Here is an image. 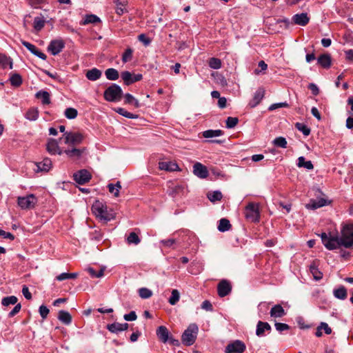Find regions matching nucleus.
<instances>
[{
  "label": "nucleus",
  "instance_id": "58",
  "mask_svg": "<svg viewBox=\"0 0 353 353\" xmlns=\"http://www.w3.org/2000/svg\"><path fill=\"white\" fill-rule=\"evenodd\" d=\"M139 294L142 299H148L152 296V292L150 290L146 288H142L139 289Z\"/></svg>",
  "mask_w": 353,
  "mask_h": 353
},
{
  "label": "nucleus",
  "instance_id": "6",
  "mask_svg": "<svg viewBox=\"0 0 353 353\" xmlns=\"http://www.w3.org/2000/svg\"><path fill=\"white\" fill-rule=\"evenodd\" d=\"M320 236L323 244L327 250H332L339 248L336 235L332 236L330 233L327 234L325 232H323Z\"/></svg>",
  "mask_w": 353,
  "mask_h": 353
},
{
  "label": "nucleus",
  "instance_id": "5",
  "mask_svg": "<svg viewBox=\"0 0 353 353\" xmlns=\"http://www.w3.org/2000/svg\"><path fill=\"white\" fill-rule=\"evenodd\" d=\"M64 143L68 145H79L84 139V135L78 132H66L63 134Z\"/></svg>",
  "mask_w": 353,
  "mask_h": 353
},
{
  "label": "nucleus",
  "instance_id": "8",
  "mask_svg": "<svg viewBox=\"0 0 353 353\" xmlns=\"http://www.w3.org/2000/svg\"><path fill=\"white\" fill-rule=\"evenodd\" d=\"M245 350V345L240 340H236L229 343L225 350V353H243Z\"/></svg>",
  "mask_w": 353,
  "mask_h": 353
},
{
  "label": "nucleus",
  "instance_id": "45",
  "mask_svg": "<svg viewBox=\"0 0 353 353\" xmlns=\"http://www.w3.org/2000/svg\"><path fill=\"white\" fill-rule=\"evenodd\" d=\"M179 292L176 289L172 290L171 296L170 297L168 302L170 305H174L179 301Z\"/></svg>",
  "mask_w": 353,
  "mask_h": 353
},
{
  "label": "nucleus",
  "instance_id": "52",
  "mask_svg": "<svg viewBox=\"0 0 353 353\" xmlns=\"http://www.w3.org/2000/svg\"><path fill=\"white\" fill-rule=\"evenodd\" d=\"M17 298L15 296H10L2 299V305L8 306L9 305H14L17 302Z\"/></svg>",
  "mask_w": 353,
  "mask_h": 353
},
{
  "label": "nucleus",
  "instance_id": "25",
  "mask_svg": "<svg viewBox=\"0 0 353 353\" xmlns=\"http://www.w3.org/2000/svg\"><path fill=\"white\" fill-rule=\"evenodd\" d=\"M101 71L99 69L92 68L86 72L85 76L88 79L94 81L99 79L101 77Z\"/></svg>",
  "mask_w": 353,
  "mask_h": 353
},
{
  "label": "nucleus",
  "instance_id": "60",
  "mask_svg": "<svg viewBox=\"0 0 353 353\" xmlns=\"http://www.w3.org/2000/svg\"><path fill=\"white\" fill-rule=\"evenodd\" d=\"M239 119L237 117H229L226 119V127L228 128H233L237 125Z\"/></svg>",
  "mask_w": 353,
  "mask_h": 353
},
{
  "label": "nucleus",
  "instance_id": "39",
  "mask_svg": "<svg viewBox=\"0 0 353 353\" xmlns=\"http://www.w3.org/2000/svg\"><path fill=\"white\" fill-rule=\"evenodd\" d=\"M231 228V224L229 220L226 219H221L219 221V224L218 225V230L220 232H226L228 231Z\"/></svg>",
  "mask_w": 353,
  "mask_h": 353
},
{
  "label": "nucleus",
  "instance_id": "40",
  "mask_svg": "<svg viewBox=\"0 0 353 353\" xmlns=\"http://www.w3.org/2000/svg\"><path fill=\"white\" fill-rule=\"evenodd\" d=\"M297 165L299 168L303 167L307 170H312L314 168L312 162L310 161H306L303 157H299Z\"/></svg>",
  "mask_w": 353,
  "mask_h": 353
},
{
  "label": "nucleus",
  "instance_id": "13",
  "mask_svg": "<svg viewBox=\"0 0 353 353\" xmlns=\"http://www.w3.org/2000/svg\"><path fill=\"white\" fill-rule=\"evenodd\" d=\"M21 43L35 56L38 57L42 60L46 59V55L42 52L39 51V49L34 45L23 40L21 41Z\"/></svg>",
  "mask_w": 353,
  "mask_h": 353
},
{
  "label": "nucleus",
  "instance_id": "44",
  "mask_svg": "<svg viewBox=\"0 0 353 353\" xmlns=\"http://www.w3.org/2000/svg\"><path fill=\"white\" fill-rule=\"evenodd\" d=\"M9 65L10 68H12V62L11 59L6 55L0 54V67L6 68Z\"/></svg>",
  "mask_w": 353,
  "mask_h": 353
},
{
  "label": "nucleus",
  "instance_id": "63",
  "mask_svg": "<svg viewBox=\"0 0 353 353\" xmlns=\"http://www.w3.org/2000/svg\"><path fill=\"white\" fill-rule=\"evenodd\" d=\"M274 325L276 330L279 332H283L290 329V326L288 324L283 323H276Z\"/></svg>",
  "mask_w": 353,
  "mask_h": 353
},
{
  "label": "nucleus",
  "instance_id": "51",
  "mask_svg": "<svg viewBox=\"0 0 353 353\" xmlns=\"http://www.w3.org/2000/svg\"><path fill=\"white\" fill-rule=\"evenodd\" d=\"M209 66L213 69H219L221 67V61L215 57L210 58L208 61Z\"/></svg>",
  "mask_w": 353,
  "mask_h": 353
},
{
  "label": "nucleus",
  "instance_id": "30",
  "mask_svg": "<svg viewBox=\"0 0 353 353\" xmlns=\"http://www.w3.org/2000/svg\"><path fill=\"white\" fill-rule=\"evenodd\" d=\"M310 270L311 274H312L314 279L316 281H319L323 277L322 272L319 270L317 268V265H316L315 262H313L310 266Z\"/></svg>",
  "mask_w": 353,
  "mask_h": 353
},
{
  "label": "nucleus",
  "instance_id": "61",
  "mask_svg": "<svg viewBox=\"0 0 353 353\" xmlns=\"http://www.w3.org/2000/svg\"><path fill=\"white\" fill-rule=\"evenodd\" d=\"M87 271L88 273L91 275L93 278H100L103 275V269H101L98 272H97L94 268H88L87 269Z\"/></svg>",
  "mask_w": 353,
  "mask_h": 353
},
{
  "label": "nucleus",
  "instance_id": "23",
  "mask_svg": "<svg viewBox=\"0 0 353 353\" xmlns=\"http://www.w3.org/2000/svg\"><path fill=\"white\" fill-rule=\"evenodd\" d=\"M318 63L324 68H329L331 65V57L328 54H323L318 58Z\"/></svg>",
  "mask_w": 353,
  "mask_h": 353
},
{
  "label": "nucleus",
  "instance_id": "17",
  "mask_svg": "<svg viewBox=\"0 0 353 353\" xmlns=\"http://www.w3.org/2000/svg\"><path fill=\"white\" fill-rule=\"evenodd\" d=\"M128 326L129 325L127 323H113L112 324H108L107 325V329L112 333H117L118 332L126 330L128 328Z\"/></svg>",
  "mask_w": 353,
  "mask_h": 353
},
{
  "label": "nucleus",
  "instance_id": "62",
  "mask_svg": "<svg viewBox=\"0 0 353 353\" xmlns=\"http://www.w3.org/2000/svg\"><path fill=\"white\" fill-rule=\"evenodd\" d=\"M49 312L50 310L46 306L42 305L39 307V314L43 319H46Z\"/></svg>",
  "mask_w": 353,
  "mask_h": 353
},
{
  "label": "nucleus",
  "instance_id": "57",
  "mask_svg": "<svg viewBox=\"0 0 353 353\" xmlns=\"http://www.w3.org/2000/svg\"><path fill=\"white\" fill-rule=\"evenodd\" d=\"M132 54L133 50L130 48H127L122 55V61L123 63H127L131 61L132 59Z\"/></svg>",
  "mask_w": 353,
  "mask_h": 353
},
{
  "label": "nucleus",
  "instance_id": "49",
  "mask_svg": "<svg viewBox=\"0 0 353 353\" xmlns=\"http://www.w3.org/2000/svg\"><path fill=\"white\" fill-rule=\"evenodd\" d=\"M100 21H101V20L97 16H96L94 14H88V15L85 16V19L83 22V24L85 25V24H88V23H97Z\"/></svg>",
  "mask_w": 353,
  "mask_h": 353
},
{
  "label": "nucleus",
  "instance_id": "59",
  "mask_svg": "<svg viewBox=\"0 0 353 353\" xmlns=\"http://www.w3.org/2000/svg\"><path fill=\"white\" fill-rule=\"evenodd\" d=\"M176 243V240L174 239H163L160 241V244L163 248H174V245Z\"/></svg>",
  "mask_w": 353,
  "mask_h": 353
},
{
  "label": "nucleus",
  "instance_id": "4",
  "mask_svg": "<svg viewBox=\"0 0 353 353\" xmlns=\"http://www.w3.org/2000/svg\"><path fill=\"white\" fill-rule=\"evenodd\" d=\"M245 216L251 222H259L260 219L259 205L254 203H249L245 207Z\"/></svg>",
  "mask_w": 353,
  "mask_h": 353
},
{
  "label": "nucleus",
  "instance_id": "47",
  "mask_svg": "<svg viewBox=\"0 0 353 353\" xmlns=\"http://www.w3.org/2000/svg\"><path fill=\"white\" fill-rule=\"evenodd\" d=\"M64 114L68 119H74L77 117L78 112L75 108H68L65 109Z\"/></svg>",
  "mask_w": 353,
  "mask_h": 353
},
{
  "label": "nucleus",
  "instance_id": "46",
  "mask_svg": "<svg viewBox=\"0 0 353 353\" xmlns=\"http://www.w3.org/2000/svg\"><path fill=\"white\" fill-rule=\"evenodd\" d=\"M273 143L275 146L281 148H286L288 145L285 138L283 137H279L274 139L273 141Z\"/></svg>",
  "mask_w": 353,
  "mask_h": 353
},
{
  "label": "nucleus",
  "instance_id": "1",
  "mask_svg": "<svg viewBox=\"0 0 353 353\" xmlns=\"http://www.w3.org/2000/svg\"><path fill=\"white\" fill-rule=\"evenodd\" d=\"M339 247L350 248L353 246V224L347 225L343 228L341 236L336 235Z\"/></svg>",
  "mask_w": 353,
  "mask_h": 353
},
{
  "label": "nucleus",
  "instance_id": "14",
  "mask_svg": "<svg viewBox=\"0 0 353 353\" xmlns=\"http://www.w3.org/2000/svg\"><path fill=\"white\" fill-rule=\"evenodd\" d=\"M265 90L263 88H259L254 94L252 99L250 101L249 105L251 108H254L259 105L261 101L264 97Z\"/></svg>",
  "mask_w": 353,
  "mask_h": 353
},
{
  "label": "nucleus",
  "instance_id": "43",
  "mask_svg": "<svg viewBox=\"0 0 353 353\" xmlns=\"http://www.w3.org/2000/svg\"><path fill=\"white\" fill-rule=\"evenodd\" d=\"M45 20L42 17H37L34 19L33 26L37 31H40L45 25Z\"/></svg>",
  "mask_w": 353,
  "mask_h": 353
},
{
  "label": "nucleus",
  "instance_id": "12",
  "mask_svg": "<svg viewBox=\"0 0 353 353\" xmlns=\"http://www.w3.org/2000/svg\"><path fill=\"white\" fill-rule=\"evenodd\" d=\"M193 173L201 179H205L208 176L207 167L199 162L193 165Z\"/></svg>",
  "mask_w": 353,
  "mask_h": 353
},
{
  "label": "nucleus",
  "instance_id": "33",
  "mask_svg": "<svg viewBox=\"0 0 353 353\" xmlns=\"http://www.w3.org/2000/svg\"><path fill=\"white\" fill-rule=\"evenodd\" d=\"M207 197L211 202L214 203L221 201L223 198V195L219 190H216L208 192Z\"/></svg>",
  "mask_w": 353,
  "mask_h": 353
},
{
  "label": "nucleus",
  "instance_id": "26",
  "mask_svg": "<svg viewBox=\"0 0 353 353\" xmlns=\"http://www.w3.org/2000/svg\"><path fill=\"white\" fill-rule=\"evenodd\" d=\"M327 201L324 199H321L318 201L311 200L309 203L306 205L307 209H317L319 208L326 205Z\"/></svg>",
  "mask_w": 353,
  "mask_h": 353
},
{
  "label": "nucleus",
  "instance_id": "24",
  "mask_svg": "<svg viewBox=\"0 0 353 353\" xmlns=\"http://www.w3.org/2000/svg\"><path fill=\"white\" fill-rule=\"evenodd\" d=\"M58 319L65 325H69L72 322V316L65 310H60L58 314Z\"/></svg>",
  "mask_w": 353,
  "mask_h": 353
},
{
  "label": "nucleus",
  "instance_id": "21",
  "mask_svg": "<svg viewBox=\"0 0 353 353\" xmlns=\"http://www.w3.org/2000/svg\"><path fill=\"white\" fill-rule=\"evenodd\" d=\"M294 23L300 26H305L309 22V17L306 13L296 14L292 17Z\"/></svg>",
  "mask_w": 353,
  "mask_h": 353
},
{
  "label": "nucleus",
  "instance_id": "2",
  "mask_svg": "<svg viewBox=\"0 0 353 353\" xmlns=\"http://www.w3.org/2000/svg\"><path fill=\"white\" fill-rule=\"evenodd\" d=\"M198 330L199 328L196 324H190L182 334L183 343L187 346L192 345L196 341Z\"/></svg>",
  "mask_w": 353,
  "mask_h": 353
},
{
  "label": "nucleus",
  "instance_id": "50",
  "mask_svg": "<svg viewBox=\"0 0 353 353\" xmlns=\"http://www.w3.org/2000/svg\"><path fill=\"white\" fill-rule=\"evenodd\" d=\"M78 276L77 273H61V274L57 276V279L59 281L65 280V279H76Z\"/></svg>",
  "mask_w": 353,
  "mask_h": 353
},
{
  "label": "nucleus",
  "instance_id": "31",
  "mask_svg": "<svg viewBox=\"0 0 353 353\" xmlns=\"http://www.w3.org/2000/svg\"><path fill=\"white\" fill-rule=\"evenodd\" d=\"M114 3L116 4V12L119 15L123 14L126 11L127 0H114Z\"/></svg>",
  "mask_w": 353,
  "mask_h": 353
},
{
  "label": "nucleus",
  "instance_id": "42",
  "mask_svg": "<svg viewBox=\"0 0 353 353\" xmlns=\"http://www.w3.org/2000/svg\"><path fill=\"white\" fill-rule=\"evenodd\" d=\"M39 117V111L36 108L29 109L25 115V117L30 121H35Z\"/></svg>",
  "mask_w": 353,
  "mask_h": 353
},
{
  "label": "nucleus",
  "instance_id": "10",
  "mask_svg": "<svg viewBox=\"0 0 353 353\" xmlns=\"http://www.w3.org/2000/svg\"><path fill=\"white\" fill-rule=\"evenodd\" d=\"M74 180L79 184L83 185L91 179V174L87 170H81L74 174Z\"/></svg>",
  "mask_w": 353,
  "mask_h": 353
},
{
  "label": "nucleus",
  "instance_id": "22",
  "mask_svg": "<svg viewBox=\"0 0 353 353\" xmlns=\"http://www.w3.org/2000/svg\"><path fill=\"white\" fill-rule=\"evenodd\" d=\"M38 171L48 172L52 167V161L48 158H45L42 161L37 163Z\"/></svg>",
  "mask_w": 353,
  "mask_h": 353
},
{
  "label": "nucleus",
  "instance_id": "37",
  "mask_svg": "<svg viewBox=\"0 0 353 353\" xmlns=\"http://www.w3.org/2000/svg\"><path fill=\"white\" fill-rule=\"evenodd\" d=\"M223 134L221 130H208L203 132V137L205 138H212L221 136Z\"/></svg>",
  "mask_w": 353,
  "mask_h": 353
},
{
  "label": "nucleus",
  "instance_id": "64",
  "mask_svg": "<svg viewBox=\"0 0 353 353\" xmlns=\"http://www.w3.org/2000/svg\"><path fill=\"white\" fill-rule=\"evenodd\" d=\"M123 318L125 321H135L137 318V316L135 312L132 311L129 314H125L123 316Z\"/></svg>",
  "mask_w": 353,
  "mask_h": 353
},
{
  "label": "nucleus",
  "instance_id": "3",
  "mask_svg": "<svg viewBox=\"0 0 353 353\" xmlns=\"http://www.w3.org/2000/svg\"><path fill=\"white\" fill-rule=\"evenodd\" d=\"M123 91L121 87L117 84L109 86L104 92L103 96L108 101H119L121 99Z\"/></svg>",
  "mask_w": 353,
  "mask_h": 353
},
{
  "label": "nucleus",
  "instance_id": "35",
  "mask_svg": "<svg viewBox=\"0 0 353 353\" xmlns=\"http://www.w3.org/2000/svg\"><path fill=\"white\" fill-rule=\"evenodd\" d=\"M108 188L109 192L113 194L115 197H118L119 196V192L121 189V185L119 181H117L115 185L112 183L108 184Z\"/></svg>",
  "mask_w": 353,
  "mask_h": 353
},
{
  "label": "nucleus",
  "instance_id": "7",
  "mask_svg": "<svg viewBox=\"0 0 353 353\" xmlns=\"http://www.w3.org/2000/svg\"><path fill=\"white\" fill-rule=\"evenodd\" d=\"M37 201V198L34 194H29L26 196L18 197L17 203L21 209L26 210L33 208Z\"/></svg>",
  "mask_w": 353,
  "mask_h": 353
},
{
  "label": "nucleus",
  "instance_id": "16",
  "mask_svg": "<svg viewBox=\"0 0 353 353\" xmlns=\"http://www.w3.org/2000/svg\"><path fill=\"white\" fill-rule=\"evenodd\" d=\"M46 148L48 152L51 154H61L62 153V151L59 146L58 142L57 140L53 139H49Z\"/></svg>",
  "mask_w": 353,
  "mask_h": 353
},
{
  "label": "nucleus",
  "instance_id": "48",
  "mask_svg": "<svg viewBox=\"0 0 353 353\" xmlns=\"http://www.w3.org/2000/svg\"><path fill=\"white\" fill-rule=\"evenodd\" d=\"M115 111L119 113V114L129 119H137L138 118V115L134 114L132 113H130L125 110L124 108H118L115 110Z\"/></svg>",
  "mask_w": 353,
  "mask_h": 353
},
{
  "label": "nucleus",
  "instance_id": "28",
  "mask_svg": "<svg viewBox=\"0 0 353 353\" xmlns=\"http://www.w3.org/2000/svg\"><path fill=\"white\" fill-rule=\"evenodd\" d=\"M35 96L37 99L41 100L43 104L46 105L50 103V95L48 92L41 90L37 92Z\"/></svg>",
  "mask_w": 353,
  "mask_h": 353
},
{
  "label": "nucleus",
  "instance_id": "56",
  "mask_svg": "<svg viewBox=\"0 0 353 353\" xmlns=\"http://www.w3.org/2000/svg\"><path fill=\"white\" fill-rule=\"evenodd\" d=\"M121 78L125 85H129L132 83V75L130 72L124 71L121 72Z\"/></svg>",
  "mask_w": 353,
  "mask_h": 353
},
{
  "label": "nucleus",
  "instance_id": "27",
  "mask_svg": "<svg viewBox=\"0 0 353 353\" xmlns=\"http://www.w3.org/2000/svg\"><path fill=\"white\" fill-rule=\"evenodd\" d=\"M105 205L100 202L99 201H97L94 202V203L92 205V210L93 213L99 218L100 215H102L103 213V210L105 208Z\"/></svg>",
  "mask_w": 353,
  "mask_h": 353
},
{
  "label": "nucleus",
  "instance_id": "20",
  "mask_svg": "<svg viewBox=\"0 0 353 353\" xmlns=\"http://www.w3.org/2000/svg\"><path fill=\"white\" fill-rule=\"evenodd\" d=\"M270 316L273 318H281L286 314L283 307L279 305H275L270 310Z\"/></svg>",
  "mask_w": 353,
  "mask_h": 353
},
{
  "label": "nucleus",
  "instance_id": "41",
  "mask_svg": "<svg viewBox=\"0 0 353 353\" xmlns=\"http://www.w3.org/2000/svg\"><path fill=\"white\" fill-rule=\"evenodd\" d=\"M125 103L133 105L137 108L140 107L139 101L129 93L125 95Z\"/></svg>",
  "mask_w": 353,
  "mask_h": 353
},
{
  "label": "nucleus",
  "instance_id": "18",
  "mask_svg": "<svg viewBox=\"0 0 353 353\" xmlns=\"http://www.w3.org/2000/svg\"><path fill=\"white\" fill-rule=\"evenodd\" d=\"M159 168L161 170L165 171H176L179 170L177 163L173 161H161L159 163Z\"/></svg>",
  "mask_w": 353,
  "mask_h": 353
},
{
  "label": "nucleus",
  "instance_id": "32",
  "mask_svg": "<svg viewBox=\"0 0 353 353\" xmlns=\"http://www.w3.org/2000/svg\"><path fill=\"white\" fill-rule=\"evenodd\" d=\"M270 330L271 327L268 323L259 321L256 327V334L257 336H261L265 330Z\"/></svg>",
  "mask_w": 353,
  "mask_h": 353
},
{
  "label": "nucleus",
  "instance_id": "29",
  "mask_svg": "<svg viewBox=\"0 0 353 353\" xmlns=\"http://www.w3.org/2000/svg\"><path fill=\"white\" fill-rule=\"evenodd\" d=\"M184 187L182 185H176L174 186H170L168 190V193L170 196L175 197L177 195L183 193Z\"/></svg>",
  "mask_w": 353,
  "mask_h": 353
},
{
  "label": "nucleus",
  "instance_id": "36",
  "mask_svg": "<svg viewBox=\"0 0 353 353\" xmlns=\"http://www.w3.org/2000/svg\"><path fill=\"white\" fill-rule=\"evenodd\" d=\"M347 290L344 286H341L334 290V295L336 298L344 300L347 298Z\"/></svg>",
  "mask_w": 353,
  "mask_h": 353
},
{
  "label": "nucleus",
  "instance_id": "54",
  "mask_svg": "<svg viewBox=\"0 0 353 353\" xmlns=\"http://www.w3.org/2000/svg\"><path fill=\"white\" fill-rule=\"evenodd\" d=\"M140 239L139 236L135 232L130 233L129 236L127 238L128 243L129 244H135L137 245L140 243Z\"/></svg>",
  "mask_w": 353,
  "mask_h": 353
},
{
  "label": "nucleus",
  "instance_id": "11",
  "mask_svg": "<svg viewBox=\"0 0 353 353\" xmlns=\"http://www.w3.org/2000/svg\"><path fill=\"white\" fill-rule=\"evenodd\" d=\"M232 290V285L227 280H222L217 285V292L220 297L228 295Z\"/></svg>",
  "mask_w": 353,
  "mask_h": 353
},
{
  "label": "nucleus",
  "instance_id": "34",
  "mask_svg": "<svg viewBox=\"0 0 353 353\" xmlns=\"http://www.w3.org/2000/svg\"><path fill=\"white\" fill-rule=\"evenodd\" d=\"M105 77L111 81L117 80L119 77V72L114 68H108L105 72Z\"/></svg>",
  "mask_w": 353,
  "mask_h": 353
},
{
  "label": "nucleus",
  "instance_id": "9",
  "mask_svg": "<svg viewBox=\"0 0 353 353\" xmlns=\"http://www.w3.org/2000/svg\"><path fill=\"white\" fill-rule=\"evenodd\" d=\"M65 47V43L62 39H55L50 41L48 50L52 55H57L62 51Z\"/></svg>",
  "mask_w": 353,
  "mask_h": 353
},
{
  "label": "nucleus",
  "instance_id": "19",
  "mask_svg": "<svg viewBox=\"0 0 353 353\" xmlns=\"http://www.w3.org/2000/svg\"><path fill=\"white\" fill-rule=\"evenodd\" d=\"M157 335L159 339L163 343H166L169 340V331L166 327L161 325L157 330Z\"/></svg>",
  "mask_w": 353,
  "mask_h": 353
},
{
  "label": "nucleus",
  "instance_id": "15",
  "mask_svg": "<svg viewBox=\"0 0 353 353\" xmlns=\"http://www.w3.org/2000/svg\"><path fill=\"white\" fill-rule=\"evenodd\" d=\"M86 148H83L81 149L72 148L71 150H65L64 153L71 159H79L83 154L86 152Z\"/></svg>",
  "mask_w": 353,
  "mask_h": 353
},
{
  "label": "nucleus",
  "instance_id": "55",
  "mask_svg": "<svg viewBox=\"0 0 353 353\" xmlns=\"http://www.w3.org/2000/svg\"><path fill=\"white\" fill-rule=\"evenodd\" d=\"M295 127L298 130L302 132L305 136H308L310 134V129L303 123H296Z\"/></svg>",
  "mask_w": 353,
  "mask_h": 353
},
{
  "label": "nucleus",
  "instance_id": "53",
  "mask_svg": "<svg viewBox=\"0 0 353 353\" xmlns=\"http://www.w3.org/2000/svg\"><path fill=\"white\" fill-rule=\"evenodd\" d=\"M99 218L105 221H109L114 218V216L112 212H108L107 206L105 205L103 210V213L100 215Z\"/></svg>",
  "mask_w": 353,
  "mask_h": 353
},
{
  "label": "nucleus",
  "instance_id": "38",
  "mask_svg": "<svg viewBox=\"0 0 353 353\" xmlns=\"http://www.w3.org/2000/svg\"><path fill=\"white\" fill-rule=\"evenodd\" d=\"M10 81L12 86L19 87L22 84L21 76L17 73L11 74Z\"/></svg>",
  "mask_w": 353,
  "mask_h": 353
}]
</instances>
